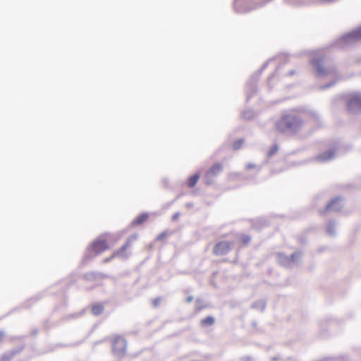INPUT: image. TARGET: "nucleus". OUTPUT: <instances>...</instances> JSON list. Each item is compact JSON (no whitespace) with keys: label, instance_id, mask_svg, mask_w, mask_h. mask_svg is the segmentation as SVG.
I'll use <instances>...</instances> for the list:
<instances>
[{"label":"nucleus","instance_id":"30","mask_svg":"<svg viewBox=\"0 0 361 361\" xmlns=\"http://www.w3.org/2000/svg\"><path fill=\"white\" fill-rule=\"evenodd\" d=\"M193 300V298L192 296H188L186 299L188 302H190Z\"/></svg>","mask_w":361,"mask_h":361},{"label":"nucleus","instance_id":"1","mask_svg":"<svg viewBox=\"0 0 361 361\" xmlns=\"http://www.w3.org/2000/svg\"><path fill=\"white\" fill-rule=\"evenodd\" d=\"M303 126V121L294 113L282 114L275 123V128L279 133L293 135L299 133Z\"/></svg>","mask_w":361,"mask_h":361},{"label":"nucleus","instance_id":"33","mask_svg":"<svg viewBox=\"0 0 361 361\" xmlns=\"http://www.w3.org/2000/svg\"><path fill=\"white\" fill-rule=\"evenodd\" d=\"M267 63H266L263 66V67L262 68L261 71H262V70H264V69L267 67Z\"/></svg>","mask_w":361,"mask_h":361},{"label":"nucleus","instance_id":"34","mask_svg":"<svg viewBox=\"0 0 361 361\" xmlns=\"http://www.w3.org/2000/svg\"><path fill=\"white\" fill-rule=\"evenodd\" d=\"M186 206H187L188 207H192V203H187V204H186Z\"/></svg>","mask_w":361,"mask_h":361},{"label":"nucleus","instance_id":"7","mask_svg":"<svg viewBox=\"0 0 361 361\" xmlns=\"http://www.w3.org/2000/svg\"><path fill=\"white\" fill-rule=\"evenodd\" d=\"M347 108L351 112L361 111V93L355 92L348 96Z\"/></svg>","mask_w":361,"mask_h":361},{"label":"nucleus","instance_id":"35","mask_svg":"<svg viewBox=\"0 0 361 361\" xmlns=\"http://www.w3.org/2000/svg\"><path fill=\"white\" fill-rule=\"evenodd\" d=\"M274 76V74L271 75L269 78V82H270L271 79Z\"/></svg>","mask_w":361,"mask_h":361},{"label":"nucleus","instance_id":"2","mask_svg":"<svg viewBox=\"0 0 361 361\" xmlns=\"http://www.w3.org/2000/svg\"><path fill=\"white\" fill-rule=\"evenodd\" d=\"M310 63L315 67L316 72L319 77H331L334 80L330 82L320 86L321 90H325L334 86L337 81L341 79L338 75L337 70L334 67H324L323 58L312 59L310 60Z\"/></svg>","mask_w":361,"mask_h":361},{"label":"nucleus","instance_id":"4","mask_svg":"<svg viewBox=\"0 0 361 361\" xmlns=\"http://www.w3.org/2000/svg\"><path fill=\"white\" fill-rule=\"evenodd\" d=\"M361 41V26L357 29L342 36L337 42V46L340 48H348L356 42Z\"/></svg>","mask_w":361,"mask_h":361},{"label":"nucleus","instance_id":"29","mask_svg":"<svg viewBox=\"0 0 361 361\" xmlns=\"http://www.w3.org/2000/svg\"><path fill=\"white\" fill-rule=\"evenodd\" d=\"M159 303V298H156L154 300V306H157Z\"/></svg>","mask_w":361,"mask_h":361},{"label":"nucleus","instance_id":"26","mask_svg":"<svg viewBox=\"0 0 361 361\" xmlns=\"http://www.w3.org/2000/svg\"><path fill=\"white\" fill-rule=\"evenodd\" d=\"M180 214V212H176V213L173 215V216H172V220H173V221H176V220H177V219L179 218Z\"/></svg>","mask_w":361,"mask_h":361},{"label":"nucleus","instance_id":"32","mask_svg":"<svg viewBox=\"0 0 361 361\" xmlns=\"http://www.w3.org/2000/svg\"><path fill=\"white\" fill-rule=\"evenodd\" d=\"M294 73H295V71H289V72H288V75H293Z\"/></svg>","mask_w":361,"mask_h":361},{"label":"nucleus","instance_id":"13","mask_svg":"<svg viewBox=\"0 0 361 361\" xmlns=\"http://www.w3.org/2000/svg\"><path fill=\"white\" fill-rule=\"evenodd\" d=\"M256 80L257 79L252 78L246 85L247 99H249L251 97V92L254 93L255 92Z\"/></svg>","mask_w":361,"mask_h":361},{"label":"nucleus","instance_id":"10","mask_svg":"<svg viewBox=\"0 0 361 361\" xmlns=\"http://www.w3.org/2000/svg\"><path fill=\"white\" fill-rule=\"evenodd\" d=\"M233 246V243L229 241H221L217 243L214 248V252L216 255L227 254Z\"/></svg>","mask_w":361,"mask_h":361},{"label":"nucleus","instance_id":"3","mask_svg":"<svg viewBox=\"0 0 361 361\" xmlns=\"http://www.w3.org/2000/svg\"><path fill=\"white\" fill-rule=\"evenodd\" d=\"M121 237V235L110 233L102 235L92 243L90 249L94 253V255H97L107 250L110 244L115 243Z\"/></svg>","mask_w":361,"mask_h":361},{"label":"nucleus","instance_id":"17","mask_svg":"<svg viewBox=\"0 0 361 361\" xmlns=\"http://www.w3.org/2000/svg\"><path fill=\"white\" fill-rule=\"evenodd\" d=\"M327 233L329 235L333 236L336 233V224L334 221H330L327 226Z\"/></svg>","mask_w":361,"mask_h":361},{"label":"nucleus","instance_id":"9","mask_svg":"<svg viewBox=\"0 0 361 361\" xmlns=\"http://www.w3.org/2000/svg\"><path fill=\"white\" fill-rule=\"evenodd\" d=\"M222 170L223 166L221 164L216 163L214 164L205 174L204 178L206 184H212L214 178L219 175L222 171Z\"/></svg>","mask_w":361,"mask_h":361},{"label":"nucleus","instance_id":"24","mask_svg":"<svg viewBox=\"0 0 361 361\" xmlns=\"http://www.w3.org/2000/svg\"><path fill=\"white\" fill-rule=\"evenodd\" d=\"M289 4L293 5H302L306 3L305 0H286Z\"/></svg>","mask_w":361,"mask_h":361},{"label":"nucleus","instance_id":"14","mask_svg":"<svg viewBox=\"0 0 361 361\" xmlns=\"http://www.w3.org/2000/svg\"><path fill=\"white\" fill-rule=\"evenodd\" d=\"M148 216H149L148 214L143 213V214H140V216H138L136 219H135L133 221L132 224L133 226L141 224L142 223H143L148 219Z\"/></svg>","mask_w":361,"mask_h":361},{"label":"nucleus","instance_id":"27","mask_svg":"<svg viewBox=\"0 0 361 361\" xmlns=\"http://www.w3.org/2000/svg\"><path fill=\"white\" fill-rule=\"evenodd\" d=\"M256 166L254 164H247L246 165V169H253L255 168Z\"/></svg>","mask_w":361,"mask_h":361},{"label":"nucleus","instance_id":"11","mask_svg":"<svg viewBox=\"0 0 361 361\" xmlns=\"http://www.w3.org/2000/svg\"><path fill=\"white\" fill-rule=\"evenodd\" d=\"M343 206L342 199L341 197H336L326 204L325 210L326 212H338L341 209Z\"/></svg>","mask_w":361,"mask_h":361},{"label":"nucleus","instance_id":"25","mask_svg":"<svg viewBox=\"0 0 361 361\" xmlns=\"http://www.w3.org/2000/svg\"><path fill=\"white\" fill-rule=\"evenodd\" d=\"M242 242L245 244H247L248 243L250 240H251V238L250 235H243L240 238Z\"/></svg>","mask_w":361,"mask_h":361},{"label":"nucleus","instance_id":"20","mask_svg":"<svg viewBox=\"0 0 361 361\" xmlns=\"http://www.w3.org/2000/svg\"><path fill=\"white\" fill-rule=\"evenodd\" d=\"M17 353V351L13 350L8 353L4 354L1 357V361H10V360L14 356V355Z\"/></svg>","mask_w":361,"mask_h":361},{"label":"nucleus","instance_id":"28","mask_svg":"<svg viewBox=\"0 0 361 361\" xmlns=\"http://www.w3.org/2000/svg\"><path fill=\"white\" fill-rule=\"evenodd\" d=\"M165 235H166V233H165V232H163V233H160V234L157 236V240H161V239L165 236Z\"/></svg>","mask_w":361,"mask_h":361},{"label":"nucleus","instance_id":"16","mask_svg":"<svg viewBox=\"0 0 361 361\" xmlns=\"http://www.w3.org/2000/svg\"><path fill=\"white\" fill-rule=\"evenodd\" d=\"M252 307L255 309L263 311L266 307V302L264 300H259L253 303Z\"/></svg>","mask_w":361,"mask_h":361},{"label":"nucleus","instance_id":"8","mask_svg":"<svg viewBox=\"0 0 361 361\" xmlns=\"http://www.w3.org/2000/svg\"><path fill=\"white\" fill-rule=\"evenodd\" d=\"M137 238V234H133L130 235L125 243V244L116 252H114L111 256V258L115 257H118L122 259H127L129 256V253L126 252V250L129 248L131 245V243L133 240H135Z\"/></svg>","mask_w":361,"mask_h":361},{"label":"nucleus","instance_id":"5","mask_svg":"<svg viewBox=\"0 0 361 361\" xmlns=\"http://www.w3.org/2000/svg\"><path fill=\"white\" fill-rule=\"evenodd\" d=\"M300 252L293 253L290 256H287L283 253H279L276 259L281 265L286 267H292L298 265V259L300 257Z\"/></svg>","mask_w":361,"mask_h":361},{"label":"nucleus","instance_id":"12","mask_svg":"<svg viewBox=\"0 0 361 361\" xmlns=\"http://www.w3.org/2000/svg\"><path fill=\"white\" fill-rule=\"evenodd\" d=\"M335 157V151L334 149H330L327 152H325L322 154L317 155L315 157V160L319 162H326L333 159Z\"/></svg>","mask_w":361,"mask_h":361},{"label":"nucleus","instance_id":"23","mask_svg":"<svg viewBox=\"0 0 361 361\" xmlns=\"http://www.w3.org/2000/svg\"><path fill=\"white\" fill-rule=\"evenodd\" d=\"M255 114L252 110H247L243 113V116L246 119H250L254 116Z\"/></svg>","mask_w":361,"mask_h":361},{"label":"nucleus","instance_id":"22","mask_svg":"<svg viewBox=\"0 0 361 361\" xmlns=\"http://www.w3.org/2000/svg\"><path fill=\"white\" fill-rule=\"evenodd\" d=\"M279 150V147L277 145H274L271 146V147L269 149L268 152V156L271 157L275 154Z\"/></svg>","mask_w":361,"mask_h":361},{"label":"nucleus","instance_id":"19","mask_svg":"<svg viewBox=\"0 0 361 361\" xmlns=\"http://www.w3.org/2000/svg\"><path fill=\"white\" fill-rule=\"evenodd\" d=\"M104 310V307L102 305L97 304L92 307V312L94 315L100 314Z\"/></svg>","mask_w":361,"mask_h":361},{"label":"nucleus","instance_id":"31","mask_svg":"<svg viewBox=\"0 0 361 361\" xmlns=\"http://www.w3.org/2000/svg\"><path fill=\"white\" fill-rule=\"evenodd\" d=\"M4 336V333L3 331H0V341L3 338Z\"/></svg>","mask_w":361,"mask_h":361},{"label":"nucleus","instance_id":"36","mask_svg":"<svg viewBox=\"0 0 361 361\" xmlns=\"http://www.w3.org/2000/svg\"><path fill=\"white\" fill-rule=\"evenodd\" d=\"M109 259H110L109 258H106V259H104V262H109Z\"/></svg>","mask_w":361,"mask_h":361},{"label":"nucleus","instance_id":"21","mask_svg":"<svg viewBox=\"0 0 361 361\" xmlns=\"http://www.w3.org/2000/svg\"><path fill=\"white\" fill-rule=\"evenodd\" d=\"M244 140L243 139H239L233 142V149L237 150L240 149L243 145Z\"/></svg>","mask_w":361,"mask_h":361},{"label":"nucleus","instance_id":"6","mask_svg":"<svg viewBox=\"0 0 361 361\" xmlns=\"http://www.w3.org/2000/svg\"><path fill=\"white\" fill-rule=\"evenodd\" d=\"M127 348L126 341L121 336H116L113 340L112 350L116 357H122L125 355Z\"/></svg>","mask_w":361,"mask_h":361},{"label":"nucleus","instance_id":"18","mask_svg":"<svg viewBox=\"0 0 361 361\" xmlns=\"http://www.w3.org/2000/svg\"><path fill=\"white\" fill-rule=\"evenodd\" d=\"M214 323V318L212 316H208L206 318L201 320V324L202 326H210Z\"/></svg>","mask_w":361,"mask_h":361},{"label":"nucleus","instance_id":"15","mask_svg":"<svg viewBox=\"0 0 361 361\" xmlns=\"http://www.w3.org/2000/svg\"><path fill=\"white\" fill-rule=\"evenodd\" d=\"M199 178H200L199 173H195L193 176H190V178L188 179V187H190V188L194 187L196 185Z\"/></svg>","mask_w":361,"mask_h":361}]
</instances>
